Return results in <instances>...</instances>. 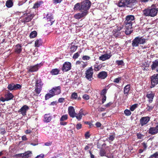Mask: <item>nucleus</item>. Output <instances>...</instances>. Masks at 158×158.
I'll list each match as a JSON object with an SVG mask.
<instances>
[{"label": "nucleus", "mask_w": 158, "mask_h": 158, "mask_svg": "<svg viewBox=\"0 0 158 158\" xmlns=\"http://www.w3.org/2000/svg\"><path fill=\"white\" fill-rule=\"evenodd\" d=\"M135 22V17L132 15H128L126 17L124 23L125 26V33L126 35L131 34L132 31V25Z\"/></svg>", "instance_id": "nucleus-1"}, {"label": "nucleus", "mask_w": 158, "mask_h": 158, "mask_svg": "<svg viewBox=\"0 0 158 158\" xmlns=\"http://www.w3.org/2000/svg\"><path fill=\"white\" fill-rule=\"evenodd\" d=\"M136 3V0H121L118 2L117 5L119 7L126 6L134 8L135 7V6Z\"/></svg>", "instance_id": "nucleus-2"}, {"label": "nucleus", "mask_w": 158, "mask_h": 158, "mask_svg": "<svg viewBox=\"0 0 158 158\" xmlns=\"http://www.w3.org/2000/svg\"><path fill=\"white\" fill-rule=\"evenodd\" d=\"M158 10L154 7H149L143 10V14L146 16L153 17L157 15Z\"/></svg>", "instance_id": "nucleus-3"}, {"label": "nucleus", "mask_w": 158, "mask_h": 158, "mask_svg": "<svg viewBox=\"0 0 158 158\" xmlns=\"http://www.w3.org/2000/svg\"><path fill=\"white\" fill-rule=\"evenodd\" d=\"M145 39L139 36L135 37L132 41V45L133 47H136L139 44H144L145 43Z\"/></svg>", "instance_id": "nucleus-4"}, {"label": "nucleus", "mask_w": 158, "mask_h": 158, "mask_svg": "<svg viewBox=\"0 0 158 158\" xmlns=\"http://www.w3.org/2000/svg\"><path fill=\"white\" fill-rule=\"evenodd\" d=\"M81 10L82 12H86L88 13V10L90 8L91 2L89 0H85L81 2Z\"/></svg>", "instance_id": "nucleus-5"}, {"label": "nucleus", "mask_w": 158, "mask_h": 158, "mask_svg": "<svg viewBox=\"0 0 158 158\" xmlns=\"http://www.w3.org/2000/svg\"><path fill=\"white\" fill-rule=\"evenodd\" d=\"M94 74V69L92 67L89 68L85 71V77L89 81H91L93 79V75Z\"/></svg>", "instance_id": "nucleus-6"}, {"label": "nucleus", "mask_w": 158, "mask_h": 158, "mask_svg": "<svg viewBox=\"0 0 158 158\" xmlns=\"http://www.w3.org/2000/svg\"><path fill=\"white\" fill-rule=\"evenodd\" d=\"M151 85L150 87L153 88L158 83V74H154L151 77Z\"/></svg>", "instance_id": "nucleus-7"}, {"label": "nucleus", "mask_w": 158, "mask_h": 158, "mask_svg": "<svg viewBox=\"0 0 158 158\" xmlns=\"http://www.w3.org/2000/svg\"><path fill=\"white\" fill-rule=\"evenodd\" d=\"M43 65V63H40L34 66H31L29 67L28 70L29 72H33L37 71Z\"/></svg>", "instance_id": "nucleus-8"}, {"label": "nucleus", "mask_w": 158, "mask_h": 158, "mask_svg": "<svg viewBox=\"0 0 158 158\" xmlns=\"http://www.w3.org/2000/svg\"><path fill=\"white\" fill-rule=\"evenodd\" d=\"M61 91L60 87L58 86L53 88L49 90V92L50 93H52L55 96L60 94L61 93Z\"/></svg>", "instance_id": "nucleus-9"}, {"label": "nucleus", "mask_w": 158, "mask_h": 158, "mask_svg": "<svg viewBox=\"0 0 158 158\" xmlns=\"http://www.w3.org/2000/svg\"><path fill=\"white\" fill-rule=\"evenodd\" d=\"M150 120V118L148 116L142 117L140 119V123L141 126H143L148 123Z\"/></svg>", "instance_id": "nucleus-10"}, {"label": "nucleus", "mask_w": 158, "mask_h": 158, "mask_svg": "<svg viewBox=\"0 0 158 158\" xmlns=\"http://www.w3.org/2000/svg\"><path fill=\"white\" fill-rule=\"evenodd\" d=\"M71 67V64L70 62H65L62 68V70L64 72H67L69 70Z\"/></svg>", "instance_id": "nucleus-11"}, {"label": "nucleus", "mask_w": 158, "mask_h": 158, "mask_svg": "<svg viewBox=\"0 0 158 158\" xmlns=\"http://www.w3.org/2000/svg\"><path fill=\"white\" fill-rule=\"evenodd\" d=\"M29 109V107L27 105H25L19 110L18 112L21 114L23 116H24L26 115V112Z\"/></svg>", "instance_id": "nucleus-12"}, {"label": "nucleus", "mask_w": 158, "mask_h": 158, "mask_svg": "<svg viewBox=\"0 0 158 158\" xmlns=\"http://www.w3.org/2000/svg\"><path fill=\"white\" fill-rule=\"evenodd\" d=\"M148 133L152 135H155L158 133V124L155 127H150L148 131Z\"/></svg>", "instance_id": "nucleus-13"}, {"label": "nucleus", "mask_w": 158, "mask_h": 158, "mask_svg": "<svg viewBox=\"0 0 158 158\" xmlns=\"http://www.w3.org/2000/svg\"><path fill=\"white\" fill-rule=\"evenodd\" d=\"M154 96L155 94L152 91L148 92L147 94L146 97L148 98V101L149 103H150L152 102Z\"/></svg>", "instance_id": "nucleus-14"}, {"label": "nucleus", "mask_w": 158, "mask_h": 158, "mask_svg": "<svg viewBox=\"0 0 158 158\" xmlns=\"http://www.w3.org/2000/svg\"><path fill=\"white\" fill-rule=\"evenodd\" d=\"M151 67L152 70H155L157 72H158V59L153 61Z\"/></svg>", "instance_id": "nucleus-15"}, {"label": "nucleus", "mask_w": 158, "mask_h": 158, "mask_svg": "<svg viewBox=\"0 0 158 158\" xmlns=\"http://www.w3.org/2000/svg\"><path fill=\"white\" fill-rule=\"evenodd\" d=\"M68 115L67 114L64 115L62 116L60 119V124L61 125L65 126L67 124V123L64 122V121L67 119Z\"/></svg>", "instance_id": "nucleus-16"}, {"label": "nucleus", "mask_w": 158, "mask_h": 158, "mask_svg": "<svg viewBox=\"0 0 158 158\" xmlns=\"http://www.w3.org/2000/svg\"><path fill=\"white\" fill-rule=\"evenodd\" d=\"M68 113L69 115L71 117L74 118L75 117L76 113L73 106H70L68 107Z\"/></svg>", "instance_id": "nucleus-17"}, {"label": "nucleus", "mask_w": 158, "mask_h": 158, "mask_svg": "<svg viewBox=\"0 0 158 158\" xmlns=\"http://www.w3.org/2000/svg\"><path fill=\"white\" fill-rule=\"evenodd\" d=\"M86 114V113H84L83 110L81 109L78 114L76 113L75 117L79 121L82 118V115H85Z\"/></svg>", "instance_id": "nucleus-18"}, {"label": "nucleus", "mask_w": 158, "mask_h": 158, "mask_svg": "<svg viewBox=\"0 0 158 158\" xmlns=\"http://www.w3.org/2000/svg\"><path fill=\"white\" fill-rule=\"evenodd\" d=\"M107 74L106 72L102 71L98 73L97 75V77L99 79H104L107 77Z\"/></svg>", "instance_id": "nucleus-19"}, {"label": "nucleus", "mask_w": 158, "mask_h": 158, "mask_svg": "<svg viewBox=\"0 0 158 158\" xmlns=\"http://www.w3.org/2000/svg\"><path fill=\"white\" fill-rule=\"evenodd\" d=\"M52 118V117L50 113L45 114L44 116V122L46 123H49L51 121Z\"/></svg>", "instance_id": "nucleus-20"}, {"label": "nucleus", "mask_w": 158, "mask_h": 158, "mask_svg": "<svg viewBox=\"0 0 158 158\" xmlns=\"http://www.w3.org/2000/svg\"><path fill=\"white\" fill-rule=\"evenodd\" d=\"M46 17L48 21L50 22V24L51 25H52L54 22V20H53V17L52 16V15L51 13H48L47 14ZM48 24H49V23H48Z\"/></svg>", "instance_id": "nucleus-21"}, {"label": "nucleus", "mask_w": 158, "mask_h": 158, "mask_svg": "<svg viewBox=\"0 0 158 158\" xmlns=\"http://www.w3.org/2000/svg\"><path fill=\"white\" fill-rule=\"evenodd\" d=\"M22 46L19 44L16 45L14 47L15 52L18 54L20 53L22 50Z\"/></svg>", "instance_id": "nucleus-22"}, {"label": "nucleus", "mask_w": 158, "mask_h": 158, "mask_svg": "<svg viewBox=\"0 0 158 158\" xmlns=\"http://www.w3.org/2000/svg\"><path fill=\"white\" fill-rule=\"evenodd\" d=\"M34 17V15L33 14H29L27 15L23 19V22L27 23L30 21Z\"/></svg>", "instance_id": "nucleus-23"}, {"label": "nucleus", "mask_w": 158, "mask_h": 158, "mask_svg": "<svg viewBox=\"0 0 158 158\" xmlns=\"http://www.w3.org/2000/svg\"><path fill=\"white\" fill-rule=\"evenodd\" d=\"M81 13H78L74 15V17L76 19H80L83 17L86 16L87 14H86V12H82Z\"/></svg>", "instance_id": "nucleus-24"}, {"label": "nucleus", "mask_w": 158, "mask_h": 158, "mask_svg": "<svg viewBox=\"0 0 158 158\" xmlns=\"http://www.w3.org/2000/svg\"><path fill=\"white\" fill-rule=\"evenodd\" d=\"M43 85L41 79L37 78L35 80V87L42 88Z\"/></svg>", "instance_id": "nucleus-25"}, {"label": "nucleus", "mask_w": 158, "mask_h": 158, "mask_svg": "<svg viewBox=\"0 0 158 158\" xmlns=\"http://www.w3.org/2000/svg\"><path fill=\"white\" fill-rule=\"evenodd\" d=\"M111 57V56L108 54H105L102 55L99 57V59L102 61L109 59Z\"/></svg>", "instance_id": "nucleus-26"}, {"label": "nucleus", "mask_w": 158, "mask_h": 158, "mask_svg": "<svg viewBox=\"0 0 158 158\" xmlns=\"http://www.w3.org/2000/svg\"><path fill=\"white\" fill-rule=\"evenodd\" d=\"M81 7V3H77L74 5L73 10H78L82 12Z\"/></svg>", "instance_id": "nucleus-27"}, {"label": "nucleus", "mask_w": 158, "mask_h": 158, "mask_svg": "<svg viewBox=\"0 0 158 158\" xmlns=\"http://www.w3.org/2000/svg\"><path fill=\"white\" fill-rule=\"evenodd\" d=\"M4 97L5 98L6 101H8L12 99L14 96L11 93H9L5 94Z\"/></svg>", "instance_id": "nucleus-28"}, {"label": "nucleus", "mask_w": 158, "mask_h": 158, "mask_svg": "<svg viewBox=\"0 0 158 158\" xmlns=\"http://www.w3.org/2000/svg\"><path fill=\"white\" fill-rule=\"evenodd\" d=\"M130 90V85L128 84L126 85L124 88V94H126V96L128 95L129 91Z\"/></svg>", "instance_id": "nucleus-29"}, {"label": "nucleus", "mask_w": 158, "mask_h": 158, "mask_svg": "<svg viewBox=\"0 0 158 158\" xmlns=\"http://www.w3.org/2000/svg\"><path fill=\"white\" fill-rule=\"evenodd\" d=\"M42 42L40 39L36 40L35 42V46L36 47H39L42 45Z\"/></svg>", "instance_id": "nucleus-30"}, {"label": "nucleus", "mask_w": 158, "mask_h": 158, "mask_svg": "<svg viewBox=\"0 0 158 158\" xmlns=\"http://www.w3.org/2000/svg\"><path fill=\"white\" fill-rule=\"evenodd\" d=\"M13 5V3L12 0H7L6 2V6L8 8L12 7Z\"/></svg>", "instance_id": "nucleus-31"}, {"label": "nucleus", "mask_w": 158, "mask_h": 158, "mask_svg": "<svg viewBox=\"0 0 158 158\" xmlns=\"http://www.w3.org/2000/svg\"><path fill=\"white\" fill-rule=\"evenodd\" d=\"M23 158H28L31 156L30 155L32 154V152L30 151H27L24 153Z\"/></svg>", "instance_id": "nucleus-32"}, {"label": "nucleus", "mask_w": 158, "mask_h": 158, "mask_svg": "<svg viewBox=\"0 0 158 158\" xmlns=\"http://www.w3.org/2000/svg\"><path fill=\"white\" fill-rule=\"evenodd\" d=\"M59 72V70L57 69H52L50 73L52 75H56L58 74Z\"/></svg>", "instance_id": "nucleus-33"}, {"label": "nucleus", "mask_w": 158, "mask_h": 158, "mask_svg": "<svg viewBox=\"0 0 158 158\" xmlns=\"http://www.w3.org/2000/svg\"><path fill=\"white\" fill-rule=\"evenodd\" d=\"M54 96V94H53L52 93H48L45 95V99L47 100Z\"/></svg>", "instance_id": "nucleus-34"}, {"label": "nucleus", "mask_w": 158, "mask_h": 158, "mask_svg": "<svg viewBox=\"0 0 158 158\" xmlns=\"http://www.w3.org/2000/svg\"><path fill=\"white\" fill-rule=\"evenodd\" d=\"M43 3V2L40 1L39 2H37L35 3L33 7L34 8H38L40 5Z\"/></svg>", "instance_id": "nucleus-35"}, {"label": "nucleus", "mask_w": 158, "mask_h": 158, "mask_svg": "<svg viewBox=\"0 0 158 158\" xmlns=\"http://www.w3.org/2000/svg\"><path fill=\"white\" fill-rule=\"evenodd\" d=\"M37 35V32L35 31H32L30 35V38H32L35 37Z\"/></svg>", "instance_id": "nucleus-36"}, {"label": "nucleus", "mask_w": 158, "mask_h": 158, "mask_svg": "<svg viewBox=\"0 0 158 158\" xmlns=\"http://www.w3.org/2000/svg\"><path fill=\"white\" fill-rule=\"evenodd\" d=\"M78 95L75 92L73 93L71 96V98L73 99H77Z\"/></svg>", "instance_id": "nucleus-37"}, {"label": "nucleus", "mask_w": 158, "mask_h": 158, "mask_svg": "<svg viewBox=\"0 0 158 158\" xmlns=\"http://www.w3.org/2000/svg\"><path fill=\"white\" fill-rule=\"evenodd\" d=\"M121 29V28H120V29H118V30L117 31H114V36H115L116 37H117L118 36H119L120 35V31Z\"/></svg>", "instance_id": "nucleus-38"}, {"label": "nucleus", "mask_w": 158, "mask_h": 158, "mask_svg": "<svg viewBox=\"0 0 158 158\" xmlns=\"http://www.w3.org/2000/svg\"><path fill=\"white\" fill-rule=\"evenodd\" d=\"M138 106L137 104H135L132 105L130 108V110L131 111H133Z\"/></svg>", "instance_id": "nucleus-39"}, {"label": "nucleus", "mask_w": 158, "mask_h": 158, "mask_svg": "<svg viewBox=\"0 0 158 158\" xmlns=\"http://www.w3.org/2000/svg\"><path fill=\"white\" fill-rule=\"evenodd\" d=\"M94 69L95 71H99L101 68V65H95L94 66Z\"/></svg>", "instance_id": "nucleus-40"}, {"label": "nucleus", "mask_w": 158, "mask_h": 158, "mask_svg": "<svg viewBox=\"0 0 158 158\" xmlns=\"http://www.w3.org/2000/svg\"><path fill=\"white\" fill-rule=\"evenodd\" d=\"M8 88L10 90H14V84H11L8 85Z\"/></svg>", "instance_id": "nucleus-41"}, {"label": "nucleus", "mask_w": 158, "mask_h": 158, "mask_svg": "<svg viewBox=\"0 0 158 158\" xmlns=\"http://www.w3.org/2000/svg\"><path fill=\"white\" fill-rule=\"evenodd\" d=\"M77 48V46L72 45L71 48V51L72 52H74L76 51Z\"/></svg>", "instance_id": "nucleus-42"}, {"label": "nucleus", "mask_w": 158, "mask_h": 158, "mask_svg": "<svg viewBox=\"0 0 158 158\" xmlns=\"http://www.w3.org/2000/svg\"><path fill=\"white\" fill-rule=\"evenodd\" d=\"M124 114L127 116H130L131 114V112L130 110L128 109H126L124 110Z\"/></svg>", "instance_id": "nucleus-43"}, {"label": "nucleus", "mask_w": 158, "mask_h": 158, "mask_svg": "<svg viewBox=\"0 0 158 158\" xmlns=\"http://www.w3.org/2000/svg\"><path fill=\"white\" fill-rule=\"evenodd\" d=\"M81 53L80 52H78L77 53H75L73 57V59H76L79 57L80 55V54Z\"/></svg>", "instance_id": "nucleus-44"}, {"label": "nucleus", "mask_w": 158, "mask_h": 158, "mask_svg": "<svg viewBox=\"0 0 158 158\" xmlns=\"http://www.w3.org/2000/svg\"><path fill=\"white\" fill-rule=\"evenodd\" d=\"M42 88L35 87V91L36 93L39 94L42 90Z\"/></svg>", "instance_id": "nucleus-45"}, {"label": "nucleus", "mask_w": 158, "mask_h": 158, "mask_svg": "<svg viewBox=\"0 0 158 158\" xmlns=\"http://www.w3.org/2000/svg\"><path fill=\"white\" fill-rule=\"evenodd\" d=\"M158 158V152H156L155 153H154L152 155H151L150 157V158Z\"/></svg>", "instance_id": "nucleus-46"}, {"label": "nucleus", "mask_w": 158, "mask_h": 158, "mask_svg": "<svg viewBox=\"0 0 158 158\" xmlns=\"http://www.w3.org/2000/svg\"><path fill=\"white\" fill-rule=\"evenodd\" d=\"M147 107L146 108V109L147 111H150L152 110L153 109V108L154 106H150L148 105L147 104Z\"/></svg>", "instance_id": "nucleus-47"}, {"label": "nucleus", "mask_w": 158, "mask_h": 158, "mask_svg": "<svg viewBox=\"0 0 158 158\" xmlns=\"http://www.w3.org/2000/svg\"><path fill=\"white\" fill-rule=\"evenodd\" d=\"M137 136L138 139H143L144 137V135H143L140 133H138L137 134Z\"/></svg>", "instance_id": "nucleus-48"}, {"label": "nucleus", "mask_w": 158, "mask_h": 158, "mask_svg": "<svg viewBox=\"0 0 158 158\" xmlns=\"http://www.w3.org/2000/svg\"><path fill=\"white\" fill-rule=\"evenodd\" d=\"M21 86L19 84H14V90H16L18 89H19L21 88Z\"/></svg>", "instance_id": "nucleus-49"}, {"label": "nucleus", "mask_w": 158, "mask_h": 158, "mask_svg": "<svg viewBox=\"0 0 158 158\" xmlns=\"http://www.w3.org/2000/svg\"><path fill=\"white\" fill-rule=\"evenodd\" d=\"M116 63L118 65H122L123 64V62L122 60H117Z\"/></svg>", "instance_id": "nucleus-50"}, {"label": "nucleus", "mask_w": 158, "mask_h": 158, "mask_svg": "<svg viewBox=\"0 0 158 158\" xmlns=\"http://www.w3.org/2000/svg\"><path fill=\"white\" fill-rule=\"evenodd\" d=\"M106 89H103L101 91L100 93V95L102 96L106 95Z\"/></svg>", "instance_id": "nucleus-51"}, {"label": "nucleus", "mask_w": 158, "mask_h": 158, "mask_svg": "<svg viewBox=\"0 0 158 158\" xmlns=\"http://www.w3.org/2000/svg\"><path fill=\"white\" fill-rule=\"evenodd\" d=\"M82 98L84 99H85V100H88L89 99V96L87 94H84L83 95Z\"/></svg>", "instance_id": "nucleus-52"}, {"label": "nucleus", "mask_w": 158, "mask_h": 158, "mask_svg": "<svg viewBox=\"0 0 158 158\" xmlns=\"http://www.w3.org/2000/svg\"><path fill=\"white\" fill-rule=\"evenodd\" d=\"M90 59V57L88 56H84L82 57V59L84 60H88Z\"/></svg>", "instance_id": "nucleus-53"}, {"label": "nucleus", "mask_w": 158, "mask_h": 158, "mask_svg": "<svg viewBox=\"0 0 158 158\" xmlns=\"http://www.w3.org/2000/svg\"><path fill=\"white\" fill-rule=\"evenodd\" d=\"M102 104H103L106 101V95L102 96Z\"/></svg>", "instance_id": "nucleus-54"}, {"label": "nucleus", "mask_w": 158, "mask_h": 158, "mask_svg": "<svg viewBox=\"0 0 158 158\" xmlns=\"http://www.w3.org/2000/svg\"><path fill=\"white\" fill-rule=\"evenodd\" d=\"M100 155L101 156H105L106 153L104 150H101L100 152Z\"/></svg>", "instance_id": "nucleus-55"}, {"label": "nucleus", "mask_w": 158, "mask_h": 158, "mask_svg": "<svg viewBox=\"0 0 158 158\" xmlns=\"http://www.w3.org/2000/svg\"><path fill=\"white\" fill-rule=\"evenodd\" d=\"M27 0H25V1H22L20 2H19L18 4V5L19 6H20L22 5L24 3H25L27 2Z\"/></svg>", "instance_id": "nucleus-56"}, {"label": "nucleus", "mask_w": 158, "mask_h": 158, "mask_svg": "<svg viewBox=\"0 0 158 158\" xmlns=\"http://www.w3.org/2000/svg\"><path fill=\"white\" fill-rule=\"evenodd\" d=\"M108 138L110 141H112L114 139V136L113 135H110Z\"/></svg>", "instance_id": "nucleus-57"}, {"label": "nucleus", "mask_w": 158, "mask_h": 158, "mask_svg": "<svg viewBox=\"0 0 158 158\" xmlns=\"http://www.w3.org/2000/svg\"><path fill=\"white\" fill-rule=\"evenodd\" d=\"M0 132L3 135L5 132V129L2 127H1L0 128Z\"/></svg>", "instance_id": "nucleus-58"}, {"label": "nucleus", "mask_w": 158, "mask_h": 158, "mask_svg": "<svg viewBox=\"0 0 158 158\" xmlns=\"http://www.w3.org/2000/svg\"><path fill=\"white\" fill-rule=\"evenodd\" d=\"M120 80L121 78L118 77V78L115 79L114 81V82L116 83H119Z\"/></svg>", "instance_id": "nucleus-59"}, {"label": "nucleus", "mask_w": 158, "mask_h": 158, "mask_svg": "<svg viewBox=\"0 0 158 158\" xmlns=\"http://www.w3.org/2000/svg\"><path fill=\"white\" fill-rule=\"evenodd\" d=\"M82 125L81 123L77 124L76 126V128L77 130H79L81 128Z\"/></svg>", "instance_id": "nucleus-60"}, {"label": "nucleus", "mask_w": 158, "mask_h": 158, "mask_svg": "<svg viewBox=\"0 0 158 158\" xmlns=\"http://www.w3.org/2000/svg\"><path fill=\"white\" fill-rule=\"evenodd\" d=\"M44 156V155L43 154H41L38 155L35 158H43Z\"/></svg>", "instance_id": "nucleus-61"}, {"label": "nucleus", "mask_w": 158, "mask_h": 158, "mask_svg": "<svg viewBox=\"0 0 158 158\" xmlns=\"http://www.w3.org/2000/svg\"><path fill=\"white\" fill-rule=\"evenodd\" d=\"M64 98H60L58 99V102L60 103H62L64 102Z\"/></svg>", "instance_id": "nucleus-62"}, {"label": "nucleus", "mask_w": 158, "mask_h": 158, "mask_svg": "<svg viewBox=\"0 0 158 158\" xmlns=\"http://www.w3.org/2000/svg\"><path fill=\"white\" fill-rule=\"evenodd\" d=\"M90 137V135L89 134V133L88 132H87L85 134V137L87 139L88 138H89Z\"/></svg>", "instance_id": "nucleus-63"}, {"label": "nucleus", "mask_w": 158, "mask_h": 158, "mask_svg": "<svg viewBox=\"0 0 158 158\" xmlns=\"http://www.w3.org/2000/svg\"><path fill=\"white\" fill-rule=\"evenodd\" d=\"M112 102H109L108 103L105 104L104 106L106 107H109L112 104Z\"/></svg>", "instance_id": "nucleus-64"}]
</instances>
